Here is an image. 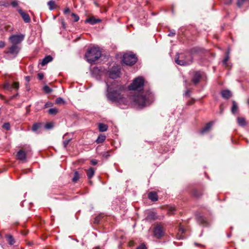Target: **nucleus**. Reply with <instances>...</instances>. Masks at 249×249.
Here are the masks:
<instances>
[{
    "instance_id": "09e8293b",
    "label": "nucleus",
    "mask_w": 249,
    "mask_h": 249,
    "mask_svg": "<svg viewBox=\"0 0 249 249\" xmlns=\"http://www.w3.org/2000/svg\"><path fill=\"white\" fill-rule=\"evenodd\" d=\"M5 46V43L3 41H0V48L4 47Z\"/></svg>"
},
{
    "instance_id": "9b49d317",
    "label": "nucleus",
    "mask_w": 249,
    "mask_h": 249,
    "mask_svg": "<svg viewBox=\"0 0 249 249\" xmlns=\"http://www.w3.org/2000/svg\"><path fill=\"white\" fill-rule=\"evenodd\" d=\"M19 88V84L17 82H14L12 85H10L9 83L7 82L4 85V88L5 89L11 91L13 89H16Z\"/></svg>"
},
{
    "instance_id": "f03ea898",
    "label": "nucleus",
    "mask_w": 249,
    "mask_h": 249,
    "mask_svg": "<svg viewBox=\"0 0 249 249\" xmlns=\"http://www.w3.org/2000/svg\"><path fill=\"white\" fill-rule=\"evenodd\" d=\"M200 49L198 48H193L190 53L177 54L175 59V62L180 66H187L191 64L193 61V53H199Z\"/></svg>"
},
{
    "instance_id": "cd10ccee",
    "label": "nucleus",
    "mask_w": 249,
    "mask_h": 249,
    "mask_svg": "<svg viewBox=\"0 0 249 249\" xmlns=\"http://www.w3.org/2000/svg\"><path fill=\"white\" fill-rule=\"evenodd\" d=\"M57 112L58 110L55 108H52L48 110V113L51 115H55Z\"/></svg>"
},
{
    "instance_id": "393cba45",
    "label": "nucleus",
    "mask_w": 249,
    "mask_h": 249,
    "mask_svg": "<svg viewBox=\"0 0 249 249\" xmlns=\"http://www.w3.org/2000/svg\"><path fill=\"white\" fill-rule=\"evenodd\" d=\"M237 122L238 124L241 126H244L246 124V121L244 118H238Z\"/></svg>"
},
{
    "instance_id": "6e6d98bb",
    "label": "nucleus",
    "mask_w": 249,
    "mask_h": 249,
    "mask_svg": "<svg viewBox=\"0 0 249 249\" xmlns=\"http://www.w3.org/2000/svg\"><path fill=\"white\" fill-rule=\"evenodd\" d=\"M0 97L1 99H3V96L1 94H0Z\"/></svg>"
},
{
    "instance_id": "4be33fe9",
    "label": "nucleus",
    "mask_w": 249,
    "mask_h": 249,
    "mask_svg": "<svg viewBox=\"0 0 249 249\" xmlns=\"http://www.w3.org/2000/svg\"><path fill=\"white\" fill-rule=\"evenodd\" d=\"M50 10H53L56 8L55 3L54 0H50L47 3Z\"/></svg>"
},
{
    "instance_id": "f257e3e1",
    "label": "nucleus",
    "mask_w": 249,
    "mask_h": 249,
    "mask_svg": "<svg viewBox=\"0 0 249 249\" xmlns=\"http://www.w3.org/2000/svg\"><path fill=\"white\" fill-rule=\"evenodd\" d=\"M107 87V98L113 103L119 104L127 105L128 102L122 95V92L124 90V87L120 85L117 84L115 81L112 82L107 80L106 82Z\"/></svg>"
},
{
    "instance_id": "49530a36",
    "label": "nucleus",
    "mask_w": 249,
    "mask_h": 249,
    "mask_svg": "<svg viewBox=\"0 0 249 249\" xmlns=\"http://www.w3.org/2000/svg\"><path fill=\"white\" fill-rule=\"evenodd\" d=\"M100 71L99 69L98 68H94L93 70V73L99 72Z\"/></svg>"
},
{
    "instance_id": "ea45409f",
    "label": "nucleus",
    "mask_w": 249,
    "mask_h": 249,
    "mask_svg": "<svg viewBox=\"0 0 249 249\" xmlns=\"http://www.w3.org/2000/svg\"><path fill=\"white\" fill-rule=\"evenodd\" d=\"M11 5L13 7H15L16 6H18V2L16 0H14L13 1L11 2Z\"/></svg>"
},
{
    "instance_id": "6ab92c4d",
    "label": "nucleus",
    "mask_w": 249,
    "mask_h": 249,
    "mask_svg": "<svg viewBox=\"0 0 249 249\" xmlns=\"http://www.w3.org/2000/svg\"><path fill=\"white\" fill-rule=\"evenodd\" d=\"M148 198L153 201L158 200V196L155 192H151L148 194Z\"/></svg>"
},
{
    "instance_id": "a18cd8bd",
    "label": "nucleus",
    "mask_w": 249,
    "mask_h": 249,
    "mask_svg": "<svg viewBox=\"0 0 249 249\" xmlns=\"http://www.w3.org/2000/svg\"><path fill=\"white\" fill-rule=\"evenodd\" d=\"M70 10L69 8H66L64 11V13L65 14H68L70 13Z\"/></svg>"
},
{
    "instance_id": "c9c22d12",
    "label": "nucleus",
    "mask_w": 249,
    "mask_h": 249,
    "mask_svg": "<svg viewBox=\"0 0 249 249\" xmlns=\"http://www.w3.org/2000/svg\"><path fill=\"white\" fill-rule=\"evenodd\" d=\"M2 127L7 130H9L10 128V124L9 123H4L2 125Z\"/></svg>"
},
{
    "instance_id": "473e14b6",
    "label": "nucleus",
    "mask_w": 249,
    "mask_h": 249,
    "mask_svg": "<svg viewBox=\"0 0 249 249\" xmlns=\"http://www.w3.org/2000/svg\"><path fill=\"white\" fill-rule=\"evenodd\" d=\"M55 102L57 104H63L65 103L64 100L61 97L56 98Z\"/></svg>"
},
{
    "instance_id": "a211bd4d",
    "label": "nucleus",
    "mask_w": 249,
    "mask_h": 249,
    "mask_svg": "<svg viewBox=\"0 0 249 249\" xmlns=\"http://www.w3.org/2000/svg\"><path fill=\"white\" fill-rule=\"evenodd\" d=\"M222 96L225 99H229L231 96V93L229 90H225L221 92Z\"/></svg>"
},
{
    "instance_id": "bf43d9fd",
    "label": "nucleus",
    "mask_w": 249,
    "mask_h": 249,
    "mask_svg": "<svg viewBox=\"0 0 249 249\" xmlns=\"http://www.w3.org/2000/svg\"><path fill=\"white\" fill-rule=\"evenodd\" d=\"M47 105H48V104H47H47H46V105H45V107H47Z\"/></svg>"
},
{
    "instance_id": "ddd939ff",
    "label": "nucleus",
    "mask_w": 249,
    "mask_h": 249,
    "mask_svg": "<svg viewBox=\"0 0 249 249\" xmlns=\"http://www.w3.org/2000/svg\"><path fill=\"white\" fill-rule=\"evenodd\" d=\"M17 159L24 162L26 161V153L22 150H20L17 154Z\"/></svg>"
},
{
    "instance_id": "4c0bfd02",
    "label": "nucleus",
    "mask_w": 249,
    "mask_h": 249,
    "mask_svg": "<svg viewBox=\"0 0 249 249\" xmlns=\"http://www.w3.org/2000/svg\"><path fill=\"white\" fill-rule=\"evenodd\" d=\"M175 210L176 209L174 207L171 206L169 208V211L172 214L174 213V212L175 211Z\"/></svg>"
},
{
    "instance_id": "39448f33",
    "label": "nucleus",
    "mask_w": 249,
    "mask_h": 249,
    "mask_svg": "<svg viewBox=\"0 0 249 249\" xmlns=\"http://www.w3.org/2000/svg\"><path fill=\"white\" fill-rule=\"evenodd\" d=\"M144 85V79L142 77L136 78L132 83L128 86L130 90H140L142 89Z\"/></svg>"
},
{
    "instance_id": "72a5a7b5",
    "label": "nucleus",
    "mask_w": 249,
    "mask_h": 249,
    "mask_svg": "<svg viewBox=\"0 0 249 249\" xmlns=\"http://www.w3.org/2000/svg\"><path fill=\"white\" fill-rule=\"evenodd\" d=\"M71 17L73 18V20L75 22L78 21L79 20V16L77 15H76V14H75L74 13H72L71 14Z\"/></svg>"
},
{
    "instance_id": "7c9ffc66",
    "label": "nucleus",
    "mask_w": 249,
    "mask_h": 249,
    "mask_svg": "<svg viewBox=\"0 0 249 249\" xmlns=\"http://www.w3.org/2000/svg\"><path fill=\"white\" fill-rule=\"evenodd\" d=\"M229 53H230V50H229L227 52V55L223 60V63L224 64L226 65L227 61L229 59Z\"/></svg>"
},
{
    "instance_id": "c85d7f7f",
    "label": "nucleus",
    "mask_w": 249,
    "mask_h": 249,
    "mask_svg": "<svg viewBox=\"0 0 249 249\" xmlns=\"http://www.w3.org/2000/svg\"><path fill=\"white\" fill-rule=\"evenodd\" d=\"M197 219L198 222L200 224H204L206 223L205 218L202 216H198L197 217Z\"/></svg>"
},
{
    "instance_id": "6e6552de",
    "label": "nucleus",
    "mask_w": 249,
    "mask_h": 249,
    "mask_svg": "<svg viewBox=\"0 0 249 249\" xmlns=\"http://www.w3.org/2000/svg\"><path fill=\"white\" fill-rule=\"evenodd\" d=\"M23 35H14L9 37V40L13 44L17 45L20 43L24 39Z\"/></svg>"
},
{
    "instance_id": "8fccbe9b",
    "label": "nucleus",
    "mask_w": 249,
    "mask_h": 249,
    "mask_svg": "<svg viewBox=\"0 0 249 249\" xmlns=\"http://www.w3.org/2000/svg\"><path fill=\"white\" fill-rule=\"evenodd\" d=\"M91 162L93 165H95L97 163V161L95 160H92L91 161Z\"/></svg>"
},
{
    "instance_id": "5fc2aeb1",
    "label": "nucleus",
    "mask_w": 249,
    "mask_h": 249,
    "mask_svg": "<svg viewBox=\"0 0 249 249\" xmlns=\"http://www.w3.org/2000/svg\"><path fill=\"white\" fill-rule=\"evenodd\" d=\"M26 79L27 81H29L30 80V77L29 76L26 77Z\"/></svg>"
},
{
    "instance_id": "c756f323",
    "label": "nucleus",
    "mask_w": 249,
    "mask_h": 249,
    "mask_svg": "<svg viewBox=\"0 0 249 249\" xmlns=\"http://www.w3.org/2000/svg\"><path fill=\"white\" fill-rule=\"evenodd\" d=\"M237 109V105L236 104L235 101H233L232 102V107L231 108V111L233 113H234L236 112Z\"/></svg>"
},
{
    "instance_id": "a878e982",
    "label": "nucleus",
    "mask_w": 249,
    "mask_h": 249,
    "mask_svg": "<svg viewBox=\"0 0 249 249\" xmlns=\"http://www.w3.org/2000/svg\"><path fill=\"white\" fill-rule=\"evenodd\" d=\"M79 178V174L77 171H75L74 173V176L72 180L73 182H76Z\"/></svg>"
},
{
    "instance_id": "f3484780",
    "label": "nucleus",
    "mask_w": 249,
    "mask_h": 249,
    "mask_svg": "<svg viewBox=\"0 0 249 249\" xmlns=\"http://www.w3.org/2000/svg\"><path fill=\"white\" fill-rule=\"evenodd\" d=\"M53 60V57L52 56L49 55L45 57L41 62V65L42 66H45L47 63H48L50 62H51Z\"/></svg>"
},
{
    "instance_id": "2f4dec72",
    "label": "nucleus",
    "mask_w": 249,
    "mask_h": 249,
    "mask_svg": "<svg viewBox=\"0 0 249 249\" xmlns=\"http://www.w3.org/2000/svg\"><path fill=\"white\" fill-rule=\"evenodd\" d=\"M44 91L47 93H49L52 92V89L48 86H45L43 87Z\"/></svg>"
},
{
    "instance_id": "c03bdc74",
    "label": "nucleus",
    "mask_w": 249,
    "mask_h": 249,
    "mask_svg": "<svg viewBox=\"0 0 249 249\" xmlns=\"http://www.w3.org/2000/svg\"><path fill=\"white\" fill-rule=\"evenodd\" d=\"M194 195L197 197H198L200 195H199L197 191H194Z\"/></svg>"
},
{
    "instance_id": "1a4fd4ad",
    "label": "nucleus",
    "mask_w": 249,
    "mask_h": 249,
    "mask_svg": "<svg viewBox=\"0 0 249 249\" xmlns=\"http://www.w3.org/2000/svg\"><path fill=\"white\" fill-rule=\"evenodd\" d=\"M19 51V48L17 45L12 44V45L9 48L8 50L5 52V53L12 54L15 57L18 53Z\"/></svg>"
},
{
    "instance_id": "f8f14e48",
    "label": "nucleus",
    "mask_w": 249,
    "mask_h": 249,
    "mask_svg": "<svg viewBox=\"0 0 249 249\" xmlns=\"http://www.w3.org/2000/svg\"><path fill=\"white\" fill-rule=\"evenodd\" d=\"M18 10L25 22L29 23L30 22L31 18H30L29 15L28 14L24 12L21 9H18Z\"/></svg>"
},
{
    "instance_id": "de8ad7c7",
    "label": "nucleus",
    "mask_w": 249,
    "mask_h": 249,
    "mask_svg": "<svg viewBox=\"0 0 249 249\" xmlns=\"http://www.w3.org/2000/svg\"><path fill=\"white\" fill-rule=\"evenodd\" d=\"M232 2V0H225V3L226 4H230Z\"/></svg>"
},
{
    "instance_id": "20e7f679",
    "label": "nucleus",
    "mask_w": 249,
    "mask_h": 249,
    "mask_svg": "<svg viewBox=\"0 0 249 249\" xmlns=\"http://www.w3.org/2000/svg\"><path fill=\"white\" fill-rule=\"evenodd\" d=\"M101 56V51L98 48L96 47L90 48L85 54L87 61L90 63L96 61Z\"/></svg>"
},
{
    "instance_id": "4d7b16f0",
    "label": "nucleus",
    "mask_w": 249,
    "mask_h": 249,
    "mask_svg": "<svg viewBox=\"0 0 249 249\" xmlns=\"http://www.w3.org/2000/svg\"><path fill=\"white\" fill-rule=\"evenodd\" d=\"M180 230L182 232H183V229H182V228H180Z\"/></svg>"
},
{
    "instance_id": "bb28decb",
    "label": "nucleus",
    "mask_w": 249,
    "mask_h": 249,
    "mask_svg": "<svg viewBox=\"0 0 249 249\" xmlns=\"http://www.w3.org/2000/svg\"><path fill=\"white\" fill-rule=\"evenodd\" d=\"M41 125L40 124L38 123H35L33 124L32 126V130L34 132H36L37 130L39 128L40 126Z\"/></svg>"
},
{
    "instance_id": "dca6fc26",
    "label": "nucleus",
    "mask_w": 249,
    "mask_h": 249,
    "mask_svg": "<svg viewBox=\"0 0 249 249\" xmlns=\"http://www.w3.org/2000/svg\"><path fill=\"white\" fill-rule=\"evenodd\" d=\"M101 21V20L100 19H95L94 17H91L85 20V22L89 23L91 25H93L96 23L100 22Z\"/></svg>"
},
{
    "instance_id": "37998d69",
    "label": "nucleus",
    "mask_w": 249,
    "mask_h": 249,
    "mask_svg": "<svg viewBox=\"0 0 249 249\" xmlns=\"http://www.w3.org/2000/svg\"><path fill=\"white\" fill-rule=\"evenodd\" d=\"M103 157H104L105 158H107L108 157H109V151H107V152H105L103 154Z\"/></svg>"
},
{
    "instance_id": "13d9d810",
    "label": "nucleus",
    "mask_w": 249,
    "mask_h": 249,
    "mask_svg": "<svg viewBox=\"0 0 249 249\" xmlns=\"http://www.w3.org/2000/svg\"><path fill=\"white\" fill-rule=\"evenodd\" d=\"M15 97V96H12L11 97V99H13V98H14Z\"/></svg>"
},
{
    "instance_id": "7ed1b4c3",
    "label": "nucleus",
    "mask_w": 249,
    "mask_h": 249,
    "mask_svg": "<svg viewBox=\"0 0 249 249\" xmlns=\"http://www.w3.org/2000/svg\"><path fill=\"white\" fill-rule=\"evenodd\" d=\"M154 99V94L148 91L144 94H138L132 97L133 102L139 107H142L150 105Z\"/></svg>"
},
{
    "instance_id": "b1692460",
    "label": "nucleus",
    "mask_w": 249,
    "mask_h": 249,
    "mask_svg": "<svg viewBox=\"0 0 249 249\" xmlns=\"http://www.w3.org/2000/svg\"><path fill=\"white\" fill-rule=\"evenodd\" d=\"M106 139V136L104 135H100L97 140H96V142L97 143H100L103 142Z\"/></svg>"
},
{
    "instance_id": "0eeeda50",
    "label": "nucleus",
    "mask_w": 249,
    "mask_h": 249,
    "mask_svg": "<svg viewBox=\"0 0 249 249\" xmlns=\"http://www.w3.org/2000/svg\"><path fill=\"white\" fill-rule=\"evenodd\" d=\"M120 73V69L118 66L112 67L111 70L109 72V77L112 79H114L118 77Z\"/></svg>"
},
{
    "instance_id": "9d476101",
    "label": "nucleus",
    "mask_w": 249,
    "mask_h": 249,
    "mask_svg": "<svg viewBox=\"0 0 249 249\" xmlns=\"http://www.w3.org/2000/svg\"><path fill=\"white\" fill-rule=\"evenodd\" d=\"M154 234L157 238H160L164 235V231L162 226L157 225L154 229Z\"/></svg>"
},
{
    "instance_id": "864d4df0",
    "label": "nucleus",
    "mask_w": 249,
    "mask_h": 249,
    "mask_svg": "<svg viewBox=\"0 0 249 249\" xmlns=\"http://www.w3.org/2000/svg\"><path fill=\"white\" fill-rule=\"evenodd\" d=\"M62 25L63 26V27L65 28V23L63 21L62 22Z\"/></svg>"
},
{
    "instance_id": "3c124183",
    "label": "nucleus",
    "mask_w": 249,
    "mask_h": 249,
    "mask_svg": "<svg viewBox=\"0 0 249 249\" xmlns=\"http://www.w3.org/2000/svg\"><path fill=\"white\" fill-rule=\"evenodd\" d=\"M175 32H170L169 34H168V36H175Z\"/></svg>"
},
{
    "instance_id": "aec40b11",
    "label": "nucleus",
    "mask_w": 249,
    "mask_h": 249,
    "mask_svg": "<svg viewBox=\"0 0 249 249\" xmlns=\"http://www.w3.org/2000/svg\"><path fill=\"white\" fill-rule=\"evenodd\" d=\"M99 130L100 132H105L108 129V126L103 123H100L98 124Z\"/></svg>"
},
{
    "instance_id": "e433bc0d",
    "label": "nucleus",
    "mask_w": 249,
    "mask_h": 249,
    "mask_svg": "<svg viewBox=\"0 0 249 249\" xmlns=\"http://www.w3.org/2000/svg\"><path fill=\"white\" fill-rule=\"evenodd\" d=\"M53 125L51 123H47L45 125V128L47 129H51L53 128Z\"/></svg>"
},
{
    "instance_id": "5701e85b",
    "label": "nucleus",
    "mask_w": 249,
    "mask_h": 249,
    "mask_svg": "<svg viewBox=\"0 0 249 249\" xmlns=\"http://www.w3.org/2000/svg\"><path fill=\"white\" fill-rule=\"evenodd\" d=\"M6 237L7 239V241H8V243L10 245H14L15 244V239H14L12 235H7L6 236Z\"/></svg>"
},
{
    "instance_id": "423d86ee",
    "label": "nucleus",
    "mask_w": 249,
    "mask_h": 249,
    "mask_svg": "<svg viewBox=\"0 0 249 249\" xmlns=\"http://www.w3.org/2000/svg\"><path fill=\"white\" fill-rule=\"evenodd\" d=\"M137 58L132 53H126L124 54L122 61L126 65H133L137 62Z\"/></svg>"
},
{
    "instance_id": "a19ab883",
    "label": "nucleus",
    "mask_w": 249,
    "mask_h": 249,
    "mask_svg": "<svg viewBox=\"0 0 249 249\" xmlns=\"http://www.w3.org/2000/svg\"><path fill=\"white\" fill-rule=\"evenodd\" d=\"M136 249H146L145 246L142 244L137 248Z\"/></svg>"
},
{
    "instance_id": "4468645a",
    "label": "nucleus",
    "mask_w": 249,
    "mask_h": 249,
    "mask_svg": "<svg viewBox=\"0 0 249 249\" xmlns=\"http://www.w3.org/2000/svg\"><path fill=\"white\" fill-rule=\"evenodd\" d=\"M201 78V74L200 72L196 71L194 73L192 81L195 84H197L200 81Z\"/></svg>"
},
{
    "instance_id": "2eb2a0df",
    "label": "nucleus",
    "mask_w": 249,
    "mask_h": 249,
    "mask_svg": "<svg viewBox=\"0 0 249 249\" xmlns=\"http://www.w3.org/2000/svg\"><path fill=\"white\" fill-rule=\"evenodd\" d=\"M213 124V122H210L208 124H207L206 125V126H205L203 128H202V129L200 131V133L203 134L205 133L208 132L210 129Z\"/></svg>"
},
{
    "instance_id": "603ef678",
    "label": "nucleus",
    "mask_w": 249,
    "mask_h": 249,
    "mask_svg": "<svg viewBox=\"0 0 249 249\" xmlns=\"http://www.w3.org/2000/svg\"><path fill=\"white\" fill-rule=\"evenodd\" d=\"M185 94H186V95H188V96H189V90H187V91H186V92H185Z\"/></svg>"
},
{
    "instance_id": "f704fd0d",
    "label": "nucleus",
    "mask_w": 249,
    "mask_h": 249,
    "mask_svg": "<svg viewBox=\"0 0 249 249\" xmlns=\"http://www.w3.org/2000/svg\"><path fill=\"white\" fill-rule=\"evenodd\" d=\"M71 140V139H69L65 140L63 141V146L65 148H66L67 147V145L69 143Z\"/></svg>"
},
{
    "instance_id": "58836bf2",
    "label": "nucleus",
    "mask_w": 249,
    "mask_h": 249,
    "mask_svg": "<svg viewBox=\"0 0 249 249\" xmlns=\"http://www.w3.org/2000/svg\"><path fill=\"white\" fill-rule=\"evenodd\" d=\"M100 219H101V216H96L95 218L94 223H98L99 222Z\"/></svg>"
},
{
    "instance_id": "412c9836",
    "label": "nucleus",
    "mask_w": 249,
    "mask_h": 249,
    "mask_svg": "<svg viewBox=\"0 0 249 249\" xmlns=\"http://www.w3.org/2000/svg\"><path fill=\"white\" fill-rule=\"evenodd\" d=\"M95 171L93 168L90 167L87 170V176L89 178H91L94 175Z\"/></svg>"
},
{
    "instance_id": "79ce46f5",
    "label": "nucleus",
    "mask_w": 249,
    "mask_h": 249,
    "mask_svg": "<svg viewBox=\"0 0 249 249\" xmlns=\"http://www.w3.org/2000/svg\"><path fill=\"white\" fill-rule=\"evenodd\" d=\"M37 77L39 80H42L44 77V75L42 73H39L37 74Z\"/></svg>"
}]
</instances>
